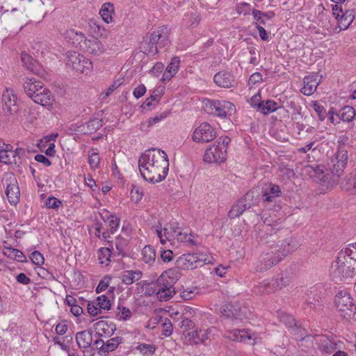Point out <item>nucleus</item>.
<instances>
[{"label": "nucleus", "instance_id": "f257e3e1", "mask_svg": "<svg viewBox=\"0 0 356 356\" xmlns=\"http://www.w3.org/2000/svg\"><path fill=\"white\" fill-rule=\"evenodd\" d=\"M270 225H265L259 232L261 241L269 247V250L263 252L256 264V270L263 272L277 264L289 254L300 245L298 241L293 237L278 241L275 232Z\"/></svg>", "mask_w": 356, "mask_h": 356}, {"label": "nucleus", "instance_id": "f03ea898", "mask_svg": "<svg viewBox=\"0 0 356 356\" xmlns=\"http://www.w3.org/2000/svg\"><path fill=\"white\" fill-rule=\"evenodd\" d=\"M138 167L145 181L153 184L161 182L165 179L168 172V155L161 149H147L138 159Z\"/></svg>", "mask_w": 356, "mask_h": 356}, {"label": "nucleus", "instance_id": "7ed1b4c3", "mask_svg": "<svg viewBox=\"0 0 356 356\" xmlns=\"http://www.w3.org/2000/svg\"><path fill=\"white\" fill-rule=\"evenodd\" d=\"M356 274V252L350 248L341 250L336 261L332 264L330 276L335 283L342 282L346 278L352 277Z\"/></svg>", "mask_w": 356, "mask_h": 356}, {"label": "nucleus", "instance_id": "20e7f679", "mask_svg": "<svg viewBox=\"0 0 356 356\" xmlns=\"http://www.w3.org/2000/svg\"><path fill=\"white\" fill-rule=\"evenodd\" d=\"M348 159V151L343 147H339L335 156L331 157L327 163V175L323 181L331 184V187L339 183Z\"/></svg>", "mask_w": 356, "mask_h": 356}, {"label": "nucleus", "instance_id": "39448f33", "mask_svg": "<svg viewBox=\"0 0 356 356\" xmlns=\"http://www.w3.org/2000/svg\"><path fill=\"white\" fill-rule=\"evenodd\" d=\"M173 274V270L170 269L163 273L156 281V296L160 301H167L175 294L173 284L177 279L172 277Z\"/></svg>", "mask_w": 356, "mask_h": 356}, {"label": "nucleus", "instance_id": "423d86ee", "mask_svg": "<svg viewBox=\"0 0 356 356\" xmlns=\"http://www.w3.org/2000/svg\"><path fill=\"white\" fill-rule=\"evenodd\" d=\"M334 303L341 317L348 321L355 318L356 305L347 291H339L335 296Z\"/></svg>", "mask_w": 356, "mask_h": 356}, {"label": "nucleus", "instance_id": "0eeeda50", "mask_svg": "<svg viewBox=\"0 0 356 356\" xmlns=\"http://www.w3.org/2000/svg\"><path fill=\"white\" fill-rule=\"evenodd\" d=\"M204 111L221 118H227L236 112L235 106L230 102L206 99L204 102Z\"/></svg>", "mask_w": 356, "mask_h": 356}, {"label": "nucleus", "instance_id": "6e6552de", "mask_svg": "<svg viewBox=\"0 0 356 356\" xmlns=\"http://www.w3.org/2000/svg\"><path fill=\"white\" fill-rule=\"evenodd\" d=\"M151 48L147 53L157 54L159 48L167 47L170 44L169 30L167 26L159 27L149 35Z\"/></svg>", "mask_w": 356, "mask_h": 356}, {"label": "nucleus", "instance_id": "1a4fd4ad", "mask_svg": "<svg viewBox=\"0 0 356 356\" xmlns=\"http://www.w3.org/2000/svg\"><path fill=\"white\" fill-rule=\"evenodd\" d=\"M206 261L205 255L198 253H188L179 257L175 264L178 268L189 270L201 267L207 263Z\"/></svg>", "mask_w": 356, "mask_h": 356}, {"label": "nucleus", "instance_id": "9d476101", "mask_svg": "<svg viewBox=\"0 0 356 356\" xmlns=\"http://www.w3.org/2000/svg\"><path fill=\"white\" fill-rule=\"evenodd\" d=\"M66 55V65L77 72L87 74L92 67L89 59L76 51H67Z\"/></svg>", "mask_w": 356, "mask_h": 356}, {"label": "nucleus", "instance_id": "9b49d317", "mask_svg": "<svg viewBox=\"0 0 356 356\" xmlns=\"http://www.w3.org/2000/svg\"><path fill=\"white\" fill-rule=\"evenodd\" d=\"M217 136V131L208 122H202L196 127L192 135V140L195 143H209Z\"/></svg>", "mask_w": 356, "mask_h": 356}, {"label": "nucleus", "instance_id": "f8f14e48", "mask_svg": "<svg viewBox=\"0 0 356 356\" xmlns=\"http://www.w3.org/2000/svg\"><path fill=\"white\" fill-rule=\"evenodd\" d=\"M6 184V195L10 204L16 205L19 201V188L17 180L13 173H8L3 178Z\"/></svg>", "mask_w": 356, "mask_h": 356}, {"label": "nucleus", "instance_id": "ddd939ff", "mask_svg": "<svg viewBox=\"0 0 356 356\" xmlns=\"http://www.w3.org/2000/svg\"><path fill=\"white\" fill-rule=\"evenodd\" d=\"M260 186L261 202L268 206L270 203L275 202L276 198L281 197L282 191L279 185L268 182Z\"/></svg>", "mask_w": 356, "mask_h": 356}, {"label": "nucleus", "instance_id": "4468645a", "mask_svg": "<svg viewBox=\"0 0 356 356\" xmlns=\"http://www.w3.org/2000/svg\"><path fill=\"white\" fill-rule=\"evenodd\" d=\"M227 152L214 143L204 154L203 160L205 162L212 163H220L226 161Z\"/></svg>", "mask_w": 356, "mask_h": 356}, {"label": "nucleus", "instance_id": "2eb2a0df", "mask_svg": "<svg viewBox=\"0 0 356 356\" xmlns=\"http://www.w3.org/2000/svg\"><path fill=\"white\" fill-rule=\"evenodd\" d=\"M18 99L14 90H3L2 94V106L5 114L15 115L18 111Z\"/></svg>", "mask_w": 356, "mask_h": 356}, {"label": "nucleus", "instance_id": "dca6fc26", "mask_svg": "<svg viewBox=\"0 0 356 356\" xmlns=\"http://www.w3.org/2000/svg\"><path fill=\"white\" fill-rule=\"evenodd\" d=\"M21 60L23 65L33 74L40 76H44L46 74L44 67L26 51L21 53Z\"/></svg>", "mask_w": 356, "mask_h": 356}, {"label": "nucleus", "instance_id": "f3484780", "mask_svg": "<svg viewBox=\"0 0 356 356\" xmlns=\"http://www.w3.org/2000/svg\"><path fill=\"white\" fill-rule=\"evenodd\" d=\"M27 96L42 106H50L54 101L51 90H24Z\"/></svg>", "mask_w": 356, "mask_h": 356}, {"label": "nucleus", "instance_id": "a211bd4d", "mask_svg": "<svg viewBox=\"0 0 356 356\" xmlns=\"http://www.w3.org/2000/svg\"><path fill=\"white\" fill-rule=\"evenodd\" d=\"M316 341L318 350L323 354L330 355L338 348L337 343L326 335H316Z\"/></svg>", "mask_w": 356, "mask_h": 356}, {"label": "nucleus", "instance_id": "6ab92c4d", "mask_svg": "<svg viewBox=\"0 0 356 356\" xmlns=\"http://www.w3.org/2000/svg\"><path fill=\"white\" fill-rule=\"evenodd\" d=\"M81 50L93 55H99L104 51V46L102 43L95 37L85 39L81 45Z\"/></svg>", "mask_w": 356, "mask_h": 356}, {"label": "nucleus", "instance_id": "aec40b11", "mask_svg": "<svg viewBox=\"0 0 356 356\" xmlns=\"http://www.w3.org/2000/svg\"><path fill=\"white\" fill-rule=\"evenodd\" d=\"M213 81L218 87L225 88L235 87L236 83L234 76L226 71L216 73L214 75Z\"/></svg>", "mask_w": 356, "mask_h": 356}, {"label": "nucleus", "instance_id": "412c9836", "mask_svg": "<svg viewBox=\"0 0 356 356\" xmlns=\"http://www.w3.org/2000/svg\"><path fill=\"white\" fill-rule=\"evenodd\" d=\"M288 282V279L284 278L283 277H273L270 280H265L262 284L264 287L263 292L266 293H273L287 285Z\"/></svg>", "mask_w": 356, "mask_h": 356}, {"label": "nucleus", "instance_id": "4be33fe9", "mask_svg": "<svg viewBox=\"0 0 356 356\" xmlns=\"http://www.w3.org/2000/svg\"><path fill=\"white\" fill-rule=\"evenodd\" d=\"M93 327L97 333L104 334L105 337H111L116 330V325L113 322L104 320L97 321Z\"/></svg>", "mask_w": 356, "mask_h": 356}, {"label": "nucleus", "instance_id": "5701e85b", "mask_svg": "<svg viewBox=\"0 0 356 356\" xmlns=\"http://www.w3.org/2000/svg\"><path fill=\"white\" fill-rule=\"evenodd\" d=\"M337 115L341 122L351 123L350 129H353L356 121V111L353 106H345L338 111Z\"/></svg>", "mask_w": 356, "mask_h": 356}, {"label": "nucleus", "instance_id": "b1692460", "mask_svg": "<svg viewBox=\"0 0 356 356\" xmlns=\"http://www.w3.org/2000/svg\"><path fill=\"white\" fill-rule=\"evenodd\" d=\"M63 36L69 43L80 49L86 39V36L82 32L76 31L74 29L66 30L63 33Z\"/></svg>", "mask_w": 356, "mask_h": 356}, {"label": "nucleus", "instance_id": "393cba45", "mask_svg": "<svg viewBox=\"0 0 356 356\" xmlns=\"http://www.w3.org/2000/svg\"><path fill=\"white\" fill-rule=\"evenodd\" d=\"M343 191L356 194V170L349 173L340 183Z\"/></svg>", "mask_w": 356, "mask_h": 356}, {"label": "nucleus", "instance_id": "a878e982", "mask_svg": "<svg viewBox=\"0 0 356 356\" xmlns=\"http://www.w3.org/2000/svg\"><path fill=\"white\" fill-rule=\"evenodd\" d=\"M180 59L179 57L172 58L170 63L168 65L166 69L163 73L162 81H170L178 72L179 68Z\"/></svg>", "mask_w": 356, "mask_h": 356}, {"label": "nucleus", "instance_id": "bb28decb", "mask_svg": "<svg viewBox=\"0 0 356 356\" xmlns=\"http://www.w3.org/2000/svg\"><path fill=\"white\" fill-rule=\"evenodd\" d=\"M75 339L80 348L90 347L92 342V331L90 330H86L78 332L76 334Z\"/></svg>", "mask_w": 356, "mask_h": 356}, {"label": "nucleus", "instance_id": "cd10ccee", "mask_svg": "<svg viewBox=\"0 0 356 356\" xmlns=\"http://www.w3.org/2000/svg\"><path fill=\"white\" fill-rule=\"evenodd\" d=\"M103 126L102 119L98 117H93L89 121L83 124L81 131L84 134H92L95 133Z\"/></svg>", "mask_w": 356, "mask_h": 356}, {"label": "nucleus", "instance_id": "c85d7f7f", "mask_svg": "<svg viewBox=\"0 0 356 356\" xmlns=\"http://www.w3.org/2000/svg\"><path fill=\"white\" fill-rule=\"evenodd\" d=\"M309 168V172L310 175L318 179L321 181V184L326 186H331V184L323 181L325 178L324 176L327 175V165H309L308 166Z\"/></svg>", "mask_w": 356, "mask_h": 356}, {"label": "nucleus", "instance_id": "c756f323", "mask_svg": "<svg viewBox=\"0 0 356 356\" xmlns=\"http://www.w3.org/2000/svg\"><path fill=\"white\" fill-rule=\"evenodd\" d=\"M243 199L252 207L258 205L261 201L260 186H257L248 191Z\"/></svg>", "mask_w": 356, "mask_h": 356}, {"label": "nucleus", "instance_id": "7c9ffc66", "mask_svg": "<svg viewBox=\"0 0 356 356\" xmlns=\"http://www.w3.org/2000/svg\"><path fill=\"white\" fill-rule=\"evenodd\" d=\"M123 341L124 339L121 337H115L108 339L104 341V348L100 350V355H106L107 353L115 350Z\"/></svg>", "mask_w": 356, "mask_h": 356}, {"label": "nucleus", "instance_id": "2f4dec72", "mask_svg": "<svg viewBox=\"0 0 356 356\" xmlns=\"http://www.w3.org/2000/svg\"><path fill=\"white\" fill-rule=\"evenodd\" d=\"M225 337L230 340L238 342H245L252 339L251 335L245 330H234L227 332Z\"/></svg>", "mask_w": 356, "mask_h": 356}, {"label": "nucleus", "instance_id": "473e14b6", "mask_svg": "<svg viewBox=\"0 0 356 356\" xmlns=\"http://www.w3.org/2000/svg\"><path fill=\"white\" fill-rule=\"evenodd\" d=\"M143 273L140 270H125L120 277L121 281L126 285H130L139 280L142 277Z\"/></svg>", "mask_w": 356, "mask_h": 356}, {"label": "nucleus", "instance_id": "72a5a7b5", "mask_svg": "<svg viewBox=\"0 0 356 356\" xmlns=\"http://www.w3.org/2000/svg\"><path fill=\"white\" fill-rule=\"evenodd\" d=\"M289 332L297 341H303L307 337L310 336L308 331L304 328L299 322L292 326L289 330Z\"/></svg>", "mask_w": 356, "mask_h": 356}, {"label": "nucleus", "instance_id": "f704fd0d", "mask_svg": "<svg viewBox=\"0 0 356 356\" xmlns=\"http://www.w3.org/2000/svg\"><path fill=\"white\" fill-rule=\"evenodd\" d=\"M322 76L318 73H313L304 78V86L302 89H317L320 84Z\"/></svg>", "mask_w": 356, "mask_h": 356}, {"label": "nucleus", "instance_id": "c9c22d12", "mask_svg": "<svg viewBox=\"0 0 356 356\" xmlns=\"http://www.w3.org/2000/svg\"><path fill=\"white\" fill-rule=\"evenodd\" d=\"M113 5L111 3H104L99 10V14L102 19L107 24L113 21Z\"/></svg>", "mask_w": 356, "mask_h": 356}, {"label": "nucleus", "instance_id": "e433bc0d", "mask_svg": "<svg viewBox=\"0 0 356 356\" xmlns=\"http://www.w3.org/2000/svg\"><path fill=\"white\" fill-rule=\"evenodd\" d=\"M355 18V10H348L341 14L337 21L339 24L343 26V29H347L354 21Z\"/></svg>", "mask_w": 356, "mask_h": 356}, {"label": "nucleus", "instance_id": "4c0bfd02", "mask_svg": "<svg viewBox=\"0 0 356 356\" xmlns=\"http://www.w3.org/2000/svg\"><path fill=\"white\" fill-rule=\"evenodd\" d=\"M8 250H10V253L3 251V254L7 257L21 263L27 262L26 257L21 250L13 248H8Z\"/></svg>", "mask_w": 356, "mask_h": 356}, {"label": "nucleus", "instance_id": "58836bf2", "mask_svg": "<svg viewBox=\"0 0 356 356\" xmlns=\"http://www.w3.org/2000/svg\"><path fill=\"white\" fill-rule=\"evenodd\" d=\"M161 91L162 90H153V93L143 102L142 108L143 109H145L146 108L151 109L150 107L157 104L161 96L163 95Z\"/></svg>", "mask_w": 356, "mask_h": 356}, {"label": "nucleus", "instance_id": "ea45409f", "mask_svg": "<svg viewBox=\"0 0 356 356\" xmlns=\"http://www.w3.org/2000/svg\"><path fill=\"white\" fill-rule=\"evenodd\" d=\"M111 247H102L99 249L97 252L98 254V260L99 264H105L106 266L108 265V263L110 262L111 256Z\"/></svg>", "mask_w": 356, "mask_h": 356}, {"label": "nucleus", "instance_id": "a19ab883", "mask_svg": "<svg viewBox=\"0 0 356 356\" xmlns=\"http://www.w3.org/2000/svg\"><path fill=\"white\" fill-rule=\"evenodd\" d=\"M279 108L277 104L274 100L268 99L266 101L263 100L261 107L259 111L266 115L273 112H275Z\"/></svg>", "mask_w": 356, "mask_h": 356}, {"label": "nucleus", "instance_id": "79ce46f5", "mask_svg": "<svg viewBox=\"0 0 356 356\" xmlns=\"http://www.w3.org/2000/svg\"><path fill=\"white\" fill-rule=\"evenodd\" d=\"M131 81V78L122 75L120 74L118 77L116 78L113 84L108 89H118L119 87H129V83Z\"/></svg>", "mask_w": 356, "mask_h": 356}, {"label": "nucleus", "instance_id": "37998d69", "mask_svg": "<svg viewBox=\"0 0 356 356\" xmlns=\"http://www.w3.org/2000/svg\"><path fill=\"white\" fill-rule=\"evenodd\" d=\"M231 305H232V311L234 314L233 320H242L245 316L246 308L237 302H231Z\"/></svg>", "mask_w": 356, "mask_h": 356}, {"label": "nucleus", "instance_id": "c03bdc74", "mask_svg": "<svg viewBox=\"0 0 356 356\" xmlns=\"http://www.w3.org/2000/svg\"><path fill=\"white\" fill-rule=\"evenodd\" d=\"M96 305L100 307L101 310L108 311L111 308V302L106 295H102L96 298Z\"/></svg>", "mask_w": 356, "mask_h": 356}, {"label": "nucleus", "instance_id": "a18cd8bd", "mask_svg": "<svg viewBox=\"0 0 356 356\" xmlns=\"http://www.w3.org/2000/svg\"><path fill=\"white\" fill-rule=\"evenodd\" d=\"M136 349L139 350L143 355L150 356L154 355L156 350V346L154 344L139 343L138 346L136 347Z\"/></svg>", "mask_w": 356, "mask_h": 356}, {"label": "nucleus", "instance_id": "49530a36", "mask_svg": "<svg viewBox=\"0 0 356 356\" xmlns=\"http://www.w3.org/2000/svg\"><path fill=\"white\" fill-rule=\"evenodd\" d=\"M117 309V316L119 317L120 320L127 321L131 318V312L130 309L122 305L121 303H118Z\"/></svg>", "mask_w": 356, "mask_h": 356}, {"label": "nucleus", "instance_id": "de8ad7c7", "mask_svg": "<svg viewBox=\"0 0 356 356\" xmlns=\"http://www.w3.org/2000/svg\"><path fill=\"white\" fill-rule=\"evenodd\" d=\"M143 255L145 263L154 261L156 259L155 250L150 245H146L143 250Z\"/></svg>", "mask_w": 356, "mask_h": 356}, {"label": "nucleus", "instance_id": "09e8293b", "mask_svg": "<svg viewBox=\"0 0 356 356\" xmlns=\"http://www.w3.org/2000/svg\"><path fill=\"white\" fill-rule=\"evenodd\" d=\"M43 87V83L35 78L27 79L24 83V89H42Z\"/></svg>", "mask_w": 356, "mask_h": 356}, {"label": "nucleus", "instance_id": "8fccbe9b", "mask_svg": "<svg viewBox=\"0 0 356 356\" xmlns=\"http://www.w3.org/2000/svg\"><path fill=\"white\" fill-rule=\"evenodd\" d=\"M128 240L125 238L121 237L116 238L115 245L118 252V255L125 256L124 249L128 246Z\"/></svg>", "mask_w": 356, "mask_h": 356}, {"label": "nucleus", "instance_id": "3c124183", "mask_svg": "<svg viewBox=\"0 0 356 356\" xmlns=\"http://www.w3.org/2000/svg\"><path fill=\"white\" fill-rule=\"evenodd\" d=\"M312 107L318 115V119L323 121L327 115V111L323 106L321 105L318 102L315 101L312 103Z\"/></svg>", "mask_w": 356, "mask_h": 356}, {"label": "nucleus", "instance_id": "603ef678", "mask_svg": "<svg viewBox=\"0 0 356 356\" xmlns=\"http://www.w3.org/2000/svg\"><path fill=\"white\" fill-rule=\"evenodd\" d=\"M179 326L181 328L183 329V334L185 336V334H186L187 332H191V331L190 330H193L195 328V324L192 320L188 318H184L180 322Z\"/></svg>", "mask_w": 356, "mask_h": 356}, {"label": "nucleus", "instance_id": "864d4df0", "mask_svg": "<svg viewBox=\"0 0 356 356\" xmlns=\"http://www.w3.org/2000/svg\"><path fill=\"white\" fill-rule=\"evenodd\" d=\"M100 158L99 154L97 152H94L88 155V163L92 169H96L99 167Z\"/></svg>", "mask_w": 356, "mask_h": 356}, {"label": "nucleus", "instance_id": "5fc2aeb1", "mask_svg": "<svg viewBox=\"0 0 356 356\" xmlns=\"http://www.w3.org/2000/svg\"><path fill=\"white\" fill-rule=\"evenodd\" d=\"M280 321L286 326L288 330L298 323L293 316L287 314H282L280 315Z\"/></svg>", "mask_w": 356, "mask_h": 356}, {"label": "nucleus", "instance_id": "6e6d98bb", "mask_svg": "<svg viewBox=\"0 0 356 356\" xmlns=\"http://www.w3.org/2000/svg\"><path fill=\"white\" fill-rule=\"evenodd\" d=\"M87 310L88 314L92 316H96L102 312L100 307L96 305V300L88 302Z\"/></svg>", "mask_w": 356, "mask_h": 356}, {"label": "nucleus", "instance_id": "4d7b16f0", "mask_svg": "<svg viewBox=\"0 0 356 356\" xmlns=\"http://www.w3.org/2000/svg\"><path fill=\"white\" fill-rule=\"evenodd\" d=\"M262 102H263V100H261V97L260 95V90H259V92L257 94L254 95L249 100V103H250V106L259 111L261 107Z\"/></svg>", "mask_w": 356, "mask_h": 356}, {"label": "nucleus", "instance_id": "13d9d810", "mask_svg": "<svg viewBox=\"0 0 356 356\" xmlns=\"http://www.w3.org/2000/svg\"><path fill=\"white\" fill-rule=\"evenodd\" d=\"M169 113H170L168 111H165V112H163L159 115H156L154 117L149 118V120L147 121V127H152V126L156 124V123L159 122L160 121L165 119L168 117V115H169Z\"/></svg>", "mask_w": 356, "mask_h": 356}, {"label": "nucleus", "instance_id": "bf43d9fd", "mask_svg": "<svg viewBox=\"0 0 356 356\" xmlns=\"http://www.w3.org/2000/svg\"><path fill=\"white\" fill-rule=\"evenodd\" d=\"M111 280V277L109 276H104L103 279H102L96 287L95 291L97 293H100L102 291H105L109 285V282Z\"/></svg>", "mask_w": 356, "mask_h": 356}, {"label": "nucleus", "instance_id": "052dcab7", "mask_svg": "<svg viewBox=\"0 0 356 356\" xmlns=\"http://www.w3.org/2000/svg\"><path fill=\"white\" fill-rule=\"evenodd\" d=\"M29 258L31 260V261L33 262V264H34L37 266H40V265L43 264L44 262V259L43 255L39 251H37V250L33 252L31 254Z\"/></svg>", "mask_w": 356, "mask_h": 356}, {"label": "nucleus", "instance_id": "680f3d73", "mask_svg": "<svg viewBox=\"0 0 356 356\" xmlns=\"http://www.w3.org/2000/svg\"><path fill=\"white\" fill-rule=\"evenodd\" d=\"M201 330H193L191 332L185 334V337H188L189 341L195 344L200 343Z\"/></svg>", "mask_w": 356, "mask_h": 356}, {"label": "nucleus", "instance_id": "e2e57ef3", "mask_svg": "<svg viewBox=\"0 0 356 356\" xmlns=\"http://www.w3.org/2000/svg\"><path fill=\"white\" fill-rule=\"evenodd\" d=\"M172 238H176L178 241L186 242L188 239V234L186 232H182L181 228L176 227H174V234H171Z\"/></svg>", "mask_w": 356, "mask_h": 356}, {"label": "nucleus", "instance_id": "0e129e2a", "mask_svg": "<svg viewBox=\"0 0 356 356\" xmlns=\"http://www.w3.org/2000/svg\"><path fill=\"white\" fill-rule=\"evenodd\" d=\"M37 273L40 277H42L43 279H46L48 280H56L54 274L43 267H40V266L38 267Z\"/></svg>", "mask_w": 356, "mask_h": 356}, {"label": "nucleus", "instance_id": "69168bd1", "mask_svg": "<svg viewBox=\"0 0 356 356\" xmlns=\"http://www.w3.org/2000/svg\"><path fill=\"white\" fill-rule=\"evenodd\" d=\"M232 309V305H231V302L225 304L223 306H222L220 309V313L226 318L233 320L234 314Z\"/></svg>", "mask_w": 356, "mask_h": 356}, {"label": "nucleus", "instance_id": "338daca9", "mask_svg": "<svg viewBox=\"0 0 356 356\" xmlns=\"http://www.w3.org/2000/svg\"><path fill=\"white\" fill-rule=\"evenodd\" d=\"M163 330L162 334L165 337H169L172 334L173 327L170 320L165 318L164 321L162 323Z\"/></svg>", "mask_w": 356, "mask_h": 356}, {"label": "nucleus", "instance_id": "774afa93", "mask_svg": "<svg viewBox=\"0 0 356 356\" xmlns=\"http://www.w3.org/2000/svg\"><path fill=\"white\" fill-rule=\"evenodd\" d=\"M236 10L238 14L247 15L250 13L251 6L249 3L243 2L236 5Z\"/></svg>", "mask_w": 356, "mask_h": 356}]
</instances>
